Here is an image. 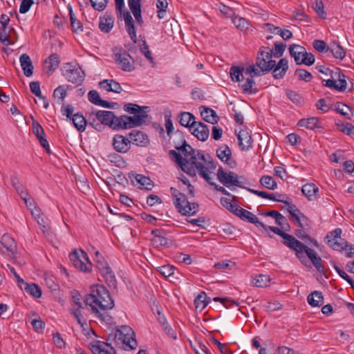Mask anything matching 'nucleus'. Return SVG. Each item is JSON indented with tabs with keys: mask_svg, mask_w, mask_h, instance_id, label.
Wrapping results in <instances>:
<instances>
[{
	"mask_svg": "<svg viewBox=\"0 0 354 354\" xmlns=\"http://www.w3.org/2000/svg\"><path fill=\"white\" fill-rule=\"evenodd\" d=\"M109 161L115 167L119 168H124L127 167V162L122 156H109Z\"/></svg>",
	"mask_w": 354,
	"mask_h": 354,
	"instance_id": "338daca9",
	"label": "nucleus"
},
{
	"mask_svg": "<svg viewBox=\"0 0 354 354\" xmlns=\"http://www.w3.org/2000/svg\"><path fill=\"white\" fill-rule=\"evenodd\" d=\"M267 227L268 230L269 229L274 234L283 238V244L289 248L290 249L293 250V249H295V245H300V241L296 239L292 235L286 233L280 228L274 226H267Z\"/></svg>",
	"mask_w": 354,
	"mask_h": 354,
	"instance_id": "2eb2a0df",
	"label": "nucleus"
},
{
	"mask_svg": "<svg viewBox=\"0 0 354 354\" xmlns=\"http://www.w3.org/2000/svg\"><path fill=\"white\" fill-rule=\"evenodd\" d=\"M236 133L238 139L239 147L243 151H247L252 147V137L245 129L241 128Z\"/></svg>",
	"mask_w": 354,
	"mask_h": 354,
	"instance_id": "a211bd4d",
	"label": "nucleus"
},
{
	"mask_svg": "<svg viewBox=\"0 0 354 354\" xmlns=\"http://www.w3.org/2000/svg\"><path fill=\"white\" fill-rule=\"evenodd\" d=\"M59 56L57 53L50 55L45 61L47 68L50 71H55L59 64Z\"/></svg>",
	"mask_w": 354,
	"mask_h": 354,
	"instance_id": "a18cd8bd",
	"label": "nucleus"
},
{
	"mask_svg": "<svg viewBox=\"0 0 354 354\" xmlns=\"http://www.w3.org/2000/svg\"><path fill=\"white\" fill-rule=\"evenodd\" d=\"M113 53L115 63L120 69L125 72L135 70V61L126 50L114 48Z\"/></svg>",
	"mask_w": 354,
	"mask_h": 354,
	"instance_id": "39448f33",
	"label": "nucleus"
},
{
	"mask_svg": "<svg viewBox=\"0 0 354 354\" xmlns=\"http://www.w3.org/2000/svg\"><path fill=\"white\" fill-rule=\"evenodd\" d=\"M151 242L156 248L160 246L169 247L171 244V241L167 238H166L164 234L158 236V238L152 239Z\"/></svg>",
	"mask_w": 354,
	"mask_h": 354,
	"instance_id": "680f3d73",
	"label": "nucleus"
},
{
	"mask_svg": "<svg viewBox=\"0 0 354 354\" xmlns=\"http://www.w3.org/2000/svg\"><path fill=\"white\" fill-rule=\"evenodd\" d=\"M73 122L74 124V126L81 131H83L85 130V127L87 124L86 120L85 118L79 113L74 114L73 118Z\"/></svg>",
	"mask_w": 354,
	"mask_h": 354,
	"instance_id": "3c124183",
	"label": "nucleus"
},
{
	"mask_svg": "<svg viewBox=\"0 0 354 354\" xmlns=\"http://www.w3.org/2000/svg\"><path fill=\"white\" fill-rule=\"evenodd\" d=\"M288 69V62L286 58L279 60L277 64L272 69L273 77L275 79H282Z\"/></svg>",
	"mask_w": 354,
	"mask_h": 354,
	"instance_id": "5701e85b",
	"label": "nucleus"
},
{
	"mask_svg": "<svg viewBox=\"0 0 354 354\" xmlns=\"http://www.w3.org/2000/svg\"><path fill=\"white\" fill-rule=\"evenodd\" d=\"M97 296L95 288L92 290L91 294L86 295L84 299V303L86 306H90L93 309V307H97Z\"/></svg>",
	"mask_w": 354,
	"mask_h": 354,
	"instance_id": "bf43d9fd",
	"label": "nucleus"
},
{
	"mask_svg": "<svg viewBox=\"0 0 354 354\" xmlns=\"http://www.w3.org/2000/svg\"><path fill=\"white\" fill-rule=\"evenodd\" d=\"M148 106H140L136 104L128 103L124 104V110L130 114H140V113H146L145 109H148Z\"/></svg>",
	"mask_w": 354,
	"mask_h": 354,
	"instance_id": "49530a36",
	"label": "nucleus"
},
{
	"mask_svg": "<svg viewBox=\"0 0 354 354\" xmlns=\"http://www.w3.org/2000/svg\"><path fill=\"white\" fill-rule=\"evenodd\" d=\"M113 146L116 151L126 153L131 147L129 138L122 135H115L113 139Z\"/></svg>",
	"mask_w": 354,
	"mask_h": 354,
	"instance_id": "aec40b11",
	"label": "nucleus"
},
{
	"mask_svg": "<svg viewBox=\"0 0 354 354\" xmlns=\"http://www.w3.org/2000/svg\"><path fill=\"white\" fill-rule=\"evenodd\" d=\"M128 136L131 144L138 147H147L149 143V136L141 131L133 130L128 134Z\"/></svg>",
	"mask_w": 354,
	"mask_h": 354,
	"instance_id": "f3484780",
	"label": "nucleus"
},
{
	"mask_svg": "<svg viewBox=\"0 0 354 354\" xmlns=\"http://www.w3.org/2000/svg\"><path fill=\"white\" fill-rule=\"evenodd\" d=\"M100 272L101 273L109 288L117 290V280L111 267H106V268L104 269Z\"/></svg>",
	"mask_w": 354,
	"mask_h": 354,
	"instance_id": "2f4dec72",
	"label": "nucleus"
},
{
	"mask_svg": "<svg viewBox=\"0 0 354 354\" xmlns=\"http://www.w3.org/2000/svg\"><path fill=\"white\" fill-rule=\"evenodd\" d=\"M170 157L185 173L190 176H195V169H196L198 174L209 185H214L216 191L228 196H232L224 187L212 181V178L209 176L210 171L215 169L216 167V164L213 161L212 156H190L189 159L187 158V156Z\"/></svg>",
	"mask_w": 354,
	"mask_h": 354,
	"instance_id": "f257e3e1",
	"label": "nucleus"
},
{
	"mask_svg": "<svg viewBox=\"0 0 354 354\" xmlns=\"http://www.w3.org/2000/svg\"><path fill=\"white\" fill-rule=\"evenodd\" d=\"M149 118L147 113H140L133 116H128L126 115L118 117V130L131 129L140 127L146 123V119Z\"/></svg>",
	"mask_w": 354,
	"mask_h": 354,
	"instance_id": "0eeeda50",
	"label": "nucleus"
},
{
	"mask_svg": "<svg viewBox=\"0 0 354 354\" xmlns=\"http://www.w3.org/2000/svg\"><path fill=\"white\" fill-rule=\"evenodd\" d=\"M310 228L299 227V229H297L295 231V234L299 239L304 240V241H308L310 243L317 247L318 246L317 241L306 232V230H308Z\"/></svg>",
	"mask_w": 354,
	"mask_h": 354,
	"instance_id": "37998d69",
	"label": "nucleus"
},
{
	"mask_svg": "<svg viewBox=\"0 0 354 354\" xmlns=\"http://www.w3.org/2000/svg\"><path fill=\"white\" fill-rule=\"evenodd\" d=\"M250 76H252V75H250ZM253 77H250L247 78L245 82L241 85L243 93L254 94L258 92V88L256 87Z\"/></svg>",
	"mask_w": 354,
	"mask_h": 354,
	"instance_id": "79ce46f5",
	"label": "nucleus"
},
{
	"mask_svg": "<svg viewBox=\"0 0 354 354\" xmlns=\"http://www.w3.org/2000/svg\"><path fill=\"white\" fill-rule=\"evenodd\" d=\"M242 213L243 215L241 216L242 221L254 224L257 227L263 229L266 231L268 230L267 226L263 223L259 221L258 217L251 212L245 209Z\"/></svg>",
	"mask_w": 354,
	"mask_h": 354,
	"instance_id": "a878e982",
	"label": "nucleus"
},
{
	"mask_svg": "<svg viewBox=\"0 0 354 354\" xmlns=\"http://www.w3.org/2000/svg\"><path fill=\"white\" fill-rule=\"evenodd\" d=\"M327 50H330L336 59H343L346 55L344 48L336 41L331 42Z\"/></svg>",
	"mask_w": 354,
	"mask_h": 354,
	"instance_id": "e433bc0d",
	"label": "nucleus"
},
{
	"mask_svg": "<svg viewBox=\"0 0 354 354\" xmlns=\"http://www.w3.org/2000/svg\"><path fill=\"white\" fill-rule=\"evenodd\" d=\"M179 122L182 126L189 127L191 129V127L196 122L193 114L189 112H183L179 115Z\"/></svg>",
	"mask_w": 354,
	"mask_h": 354,
	"instance_id": "a19ab883",
	"label": "nucleus"
},
{
	"mask_svg": "<svg viewBox=\"0 0 354 354\" xmlns=\"http://www.w3.org/2000/svg\"><path fill=\"white\" fill-rule=\"evenodd\" d=\"M246 189L249 192L252 193L259 197H261L263 198H268V199H270L272 201H277L279 203H282L287 205H288L287 210L290 214L291 216H292V213H297L299 214L302 213L300 211V209L297 207V206L295 205L289 203L286 200H283V199L276 198L274 194L268 193V192H266L264 191H259V190L253 189L251 188H246Z\"/></svg>",
	"mask_w": 354,
	"mask_h": 354,
	"instance_id": "ddd939ff",
	"label": "nucleus"
},
{
	"mask_svg": "<svg viewBox=\"0 0 354 354\" xmlns=\"http://www.w3.org/2000/svg\"><path fill=\"white\" fill-rule=\"evenodd\" d=\"M200 109H203V110L201 111V115L205 121L213 124L218 122L219 117L217 115L215 111L205 106H201Z\"/></svg>",
	"mask_w": 354,
	"mask_h": 354,
	"instance_id": "72a5a7b5",
	"label": "nucleus"
},
{
	"mask_svg": "<svg viewBox=\"0 0 354 354\" xmlns=\"http://www.w3.org/2000/svg\"><path fill=\"white\" fill-rule=\"evenodd\" d=\"M139 46L141 53L143 54L145 58L152 64L153 66H154L156 65V62L152 57L151 52L149 50L146 41L145 39L142 40Z\"/></svg>",
	"mask_w": 354,
	"mask_h": 354,
	"instance_id": "de8ad7c7",
	"label": "nucleus"
},
{
	"mask_svg": "<svg viewBox=\"0 0 354 354\" xmlns=\"http://www.w3.org/2000/svg\"><path fill=\"white\" fill-rule=\"evenodd\" d=\"M133 177H134L137 183L140 185V189L144 188L147 190H151L154 186L153 182L149 178V177H147L142 174L132 173L130 178Z\"/></svg>",
	"mask_w": 354,
	"mask_h": 354,
	"instance_id": "473e14b6",
	"label": "nucleus"
},
{
	"mask_svg": "<svg viewBox=\"0 0 354 354\" xmlns=\"http://www.w3.org/2000/svg\"><path fill=\"white\" fill-rule=\"evenodd\" d=\"M109 340H113L117 345L121 346L124 350H133L138 346V342L136 339L125 336L120 332V329H117L115 333H110L108 337Z\"/></svg>",
	"mask_w": 354,
	"mask_h": 354,
	"instance_id": "9d476101",
	"label": "nucleus"
},
{
	"mask_svg": "<svg viewBox=\"0 0 354 354\" xmlns=\"http://www.w3.org/2000/svg\"><path fill=\"white\" fill-rule=\"evenodd\" d=\"M32 131L39 140L41 145L46 149L47 153H50V147L45 138V133L42 127L37 122H32Z\"/></svg>",
	"mask_w": 354,
	"mask_h": 354,
	"instance_id": "4be33fe9",
	"label": "nucleus"
},
{
	"mask_svg": "<svg viewBox=\"0 0 354 354\" xmlns=\"http://www.w3.org/2000/svg\"><path fill=\"white\" fill-rule=\"evenodd\" d=\"M232 22L235 26L241 30H244L248 28V21L243 17L234 15L232 18Z\"/></svg>",
	"mask_w": 354,
	"mask_h": 354,
	"instance_id": "13d9d810",
	"label": "nucleus"
},
{
	"mask_svg": "<svg viewBox=\"0 0 354 354\" xmlns=\"http://www.w3.org/2000/svg\"><path fill=\"white\" fill-rule=\"evenodd\" d=\"M63 75L68 82L73 84H81L85 76L84 71L80 66H73L71 63L66 64Z\"/></svg>",
	"mask_w": 354,
	"mask_h": 354,
	"instance_id": "9b49d317",
	"label": "nucleus"
},
{
	"mask_svg": "<svg viewBox=\"0 0 354 354\" xmlns=\"http://www.w3.org/2000/svg\"><path fill=\"white\" fill-rule=\"evenodd\" d=\"M23 290L35 298H40L42 292L39 286L36 283H28L26 281L22 284Z\"/></svg>",
	"mask_w": 354,
	"mask_h": 354,
	"instance_id": "58836bf2",
	"label": "nucleus"
},
{
	"mask_svg": "<svg viewBox=\"0 0 354 354\" xmlns=\"http://www.w3.org/2000/svg\"><path fill=\"white\" fill-rule=\"evenodd\" d=\"M275 66L272 59V52L268 47L262 46L257 53L255 64L248 66L245 73L252 77H259L270 71Z\"/></svg>",
	"mask_w": 354,
	"mask_h": 354,
	"instance_id": "f03ea898",
	"label": "nucleus"
},
{
	"mask_svg": "<svg viewBox=\"0 0 354 354\" xmlns=\"http://www.w3.org/2000/svg\"><path fill=\"white\" fill-rule=\"evenodd\" d=\"M286 94L288 99L292 101L294 104H299L302 102V97L301 95L292 90L287 89Z\"/></svg>",
	"mask_w": 354,
	"mask_h": 354,
	"instance_id": "0e129e2a",
	"label": "nucleus"
},
{
	"mask_svg": "<svg viewBox=\"0 0 354 354\" xmlns=\"http://www.w3.org/2000/svg\"><path fill=\"white\" fill-rule=\"evenodd\" d=\"M270 281V278L268 275L259 274L253 279V284L257 287H266Z\"/></svg>",
	"mask_w": 354,
	"mask_h": 354,
	"instance_id": "4d7b16f0",
	"label": "nucleus"
},
{
	"mask_svg": "<svg viewBox=\"0 0 354 354\" xmlns=\"http://www.w3.org/2000/svg\"><path fill=\"white\" fill-rule=\"evenodd\" d=\"M199 210L198 203H190L186 196L185 200L180 207H177V211L183 216L195 215Z\"/></svg>",
	"mask_w": 354,
	"mask_h": 354,
	"instance_id": "412c9836",
	"label": "nucleus"
},
{
	"mask_svg": "<svg viewBox=\"0 0 354 354\" xmlns=\"http://www.w3.org/2000/svg\"><path fill=\"white\" fill-rule=\"evenodd\" d=\"M318 187L313 183H306L301 187L302 194L309 201H312L316 198V193L318 192Z\"/></svg>",
	"mask_w": 354,
	"mask_h": 354,
	"instance_id": "4c0bfd02",
	"label": "nucleus"
},
{
	"mask_svg": "<svg viewBox=\"0 0 354 354\" xmlns=\"http://www.w3.org/2000/svg\"><path fill=\"white\" fill-rule=\"evenodd\" d=\"M76 184L80 189L82 191H86L89 189V185L88 183L87 178L85 176H79L75 177Z\"/></svg>",
	"mask_w": 354,
	"mask_h": 354,
	"instance_id": "774afa93",
	"label": "nucleus"
},
{
	"mask_svg": "<svg viewBox=\"0 0 354 354\" xmlns=\"http://www.w3.org/2000/svg\"><path fill=\"white\" fill-rule=\"evenodd\" d=\"M334 77H335V78H337L338 82H339L338 84L336 83L337 91H345L347 87V83H346V81L345 79L346 78L345 75L342 73L339 69H337L335 71Z\"/></svg>",
	"mask_w": 354,
	"mask_h": 354,
	"instance_id": "8fccbe9b",
	"label": "nucleus"
},
{
	"mask_svg": "<svg viewBox=\"0 0 354 354\" xmlns=\"http://www.w3.org/2000/svg\"><path fill=\"white\" fill-rule=\"evenodd\" d=\"M260 183L262 186L270 190H274L277 187L276 181L270 176H263L260 179Z\"/></svg>",
	"mask_w": 354,
	"mask_h": 354,
	"instance_id": "603ef678",
	"label": "nucleus"
},
{
	"mask_svg": "<svg viewBox=\"0 0 354 354\" xmlns=\"http://www.w3.org/2000/svg\"><path fill=\"white\" fill-rule=\"evenodd\" d=\"M92 7L97 11H103L107 6L109 0H90Z\"/></svg>",
	"mask_w": 354,
	"mask_h": 354,
	"instance_id": "69168bd1",
	"label": "nucleus"
},
{
	"mask_svg": "<svg viewBox=\"0 0 354 354\" xmlns=\"http://www.w3.org/2000/svg\"><path fill=\"white\" fill-rule=\"evenodd\" d=\"M97 296V306L102 310L112 309L114 307V301L111 298L109 290L103 285L95 287Z\"/></svg>",
	"mask_w": 354,
	"mask_h": 354,
	"instance_id": "1a4fd4ad",
	"label": "nucleus"
},
{
	"mask_svg": "<svg viewBox=\"0 0 354 354\" xmlns=\"http://www.w3.org/2000/svg\"><path fill=\"white\" fill-rule=\"evenodd\" d=\"M292 222L300 228H310L311 221L304 214L292 213L291 216Z\"/></svg>",
	"mask_w": 354,
	"mask_h": 354,
	"instance_id": "c85d7f7f",
	"label": "nucleus"
},
{
	"mask_svg": "<svg viewBox=\"0 0 354 354\" xmlns=\"http://www.w3.org/2000/svg\"><path fill=\"white\" fill-rule=\"evenodd\" d=\"M158 271L165 277H170L171 280L179 279V271L174 266L170 264L158 267Z\"/></svg>",
	"mask_w": 354,
	"mask_h": 354,
	"instance_id": "393cba45",
	"label": "nucleus"
},
{
	"mask_svg": "<svg viewBox=\"0 0 354 354\" xmlns=\"http://www.w3.org/2000/svg\"><path fill=\"white\" fill-rule=\"evenodd\" d=\"M286 47V44L283 42L274 43V48L270 49V51L272 52V57L274 56L277 58L281 57L283 55Z\"/></svg>",
	"mask_w": 354,
	"mask_h": 354,
	"instance_id": "5fc2aeb1",
	"label": "nucleus"
},
{
	"mask_svg": "<svg viewBox=\"0 0 354 354\" xmlns=\"http://www.w3.org/2000/svg\"><path fill=\"white\" fill-rule=\"evenodd\" d=\"M295 75L298 77L299 80H304L306 82H310L313 77L310 73L303 68H298L295 71Z\"/></svg>",
	"mask_w": 354,
	"mask_h": 354,
	"instance_id": "6e6d98bb",
	"label": "nucleus"
},
{
	"mask_svg": "<svg viewBox=\"0 0 354 354\" xmlns=\"http://www.w3.org/2000/svg\"><path fill=\"white\" fill-rule=\"evenodd\" d=\"M243 68L239 66H232L230 69V74L233 82H240L243 80Z\"/></svg>",
	"mask_w": 354,
	"mask_h": 354,
	"instance_id": "09e8293b",
	"label": "nucleus"
},
{
	"mask_svg": "<svg viewBox=\"0 0 354 354\" xmlns=\"http://www.w3.org/2000/svg\"><path fill=\"white\" fill-rule=\"evenodd\" d=\"M170 193L172 196V198H174V204L175 207L177 209V207H180L181 203L185 201L187 196L173 187L170 188Z\"/></svg>",
	"mask_w": 354,
	"mask_h": 354,
	"instance_id": "c03bdc74",
	"label": "nucleus"
},
{
	"mask_svg": "<svg viewBox=\"0 0 354 354\" xmlns=\"http://www.w3.org/2000/svg\"><path fill=\"white\" fill-rule=\"evenodd\" d=\"M308 304L313 307L321 306L324 304V297L321 292L315 290L307 297Z\"/></svg>",
	"mask_w": 354,
	"mask_h": 354,
	"instance_id": "f704fd0d",
	"label": "nucleus"
},
{
	"mask_svg": "<svg viewBox=\"0 0 354 354\" xmlns=\"http://www.w3.org/2000/svg\"><path fill=\"white\" fill-rule=\"evenodd\" d=\"M94 260L95 261L96 268L100 272L106 268V267H110L99 251L95 252Z\"/></svg>",
	"mask_w": 354,
	"mask_h": 354,
	"instance_id": "864d4df0",
	"label": "nucleus"
},
{
	"mask_svg": "<svg viewBox=\"0 0 354 354\" xmlns=\"http://www.w3.org/2000/svg\"><path fill=\"white\" fill-rule=\"evenodd\" d=\"M100 87L108 92L120 93L122 91L120 84L113 80H104L99 83Z\"/></svg>",
	"mask_w": 354,
	"mask_h": 354,
	"instance_id": "bb28decb",
	"label": "nucleus"
},
{
	"mask_svg": "<svg viewBox=\"0 0 354 354\" xmlns=\"http://www.w3.org/2000/svg\"><path fill=\"white\" fill-rule=\"evenodd\" d=\"M93 311L97 317L100 318L101 320L106 322L107 324H111L113 323V318L107 312L100 313L97 307H93Z\"/></svg>",
	"mask_w": 354,
	"mask_h": 354,
	"instance_id": "052dcab7",
	"label": "nucleus"
},
{
	"mask_svg": "<svg viewBox=\"0 0 354 354\" xmlns=\"http://www.w3.org/2000/svg\"><path fill=\"white\" fill-rule=\"evenodd\" d=\"M0 243L8 252H10V256L15 257V253L17 250V245L16 241L12 237H11L8 234H4L0 240Z\"/></svg>",
	"mask_w": 354,
	"mask_h": 354,
	"instance_id": "b1692460",
	"label": "nucleus"
},
{
	"mask_svg": "<svg viewBox=\"0 0 354 354\" xmlns=\"http://www.w3.org/2000/svg\"><path fill=\"white\" fill-rule=\"evenodd\" d=\"M334 110L346 119L350 120L352 118L351 109L342 102H338L335 103L334 104Z\"/></svg>",
	"mask_w": 354,
	"mask_h": 354,
	"instance_id": "ea45409f",
	"label": "nucleus"
},
{
	"mask_svg": "<svg viewBox=\"0 0 354 354\" xmlns=\"http://www.w3.org/2000/svg\"><path fill=\"white\" fill-rule=\"evenodd\" d=\"M19 62L24 74L26 77H30L33 73V65L28 55L24 53L20 55Z\"/></svg>",
	"mask_w": 354,
	"mask_h": 354,
	"instance_id": "cd10ccee",
	"label": "nucleus"
},
{
	"mask_svg": "<svg viewBox=\"0 0 354 354\" xmlns=\"http://www.w3.org/2000/svg\"><path fill=\"white\" fill-rule=\"evenodd\" d=\"M333 266L339 276L350 283L352 288H354V281L343 270L340 269L335 262H332Z\"/></svg>",
	"mask_w": 354,
	"mask_h": 354,
	"instance_id": "e2e57ef3",
	"label": "nucleus"
},
{
	"mask_svg": "<svg viewBox=\"0 0 354 354\" xmlns=\"http://www.w3.org/2000/svg\"><path fill=\"white\" fill-rule=\"evenodd\" d=\"M299 245H295V249H293V251L295 252L296 257L302 263H304V261L305 259L304 253H306L313 266L316 268L317 270L319 273L323 274L325 271V267L321 263V257L317 255L315 251L306 246L302 242L300 241Z\"/></svg>",
	"mask_w": 354,
	"mask_h": 354,
	"instance_id": "20e7f679",
	"label": "nucleus"
},
{
	"mask_svg": "<svg viewBox=\"0 0 354 354\" xmlns=\"http://www.w3.org/2000/svg\"><path fill=\"white\" fill-rule=\"evenodd\" d=\"M289 53L291 57L295 59L297 64L300 65L301 58L305 55L306 49L304 47L298 44H291L289 46Z\"/></svg>",
	"mask_w": 354,
	"mask_h": 354,
	"instance_id": "c756f323",
	"label": "nucleus"
},
{
	"mask_svg": "<svg viewBox=\"0 0 354 354\" xmlns=\"http://www.w3.org/2000/svg\"><path fill=\"white\" fill-rule=\"evenodd\" d=\"M342 233L341 228H336L328 232L325 237L327 245L334 250L341 252L345 251V256L348 258L354 257V245L342 239Z\"/></svg>",
	"mask_w": 354,
	"mask_h": 354,
	"instance_id": "7ed1b4c3",
	"label": "nucleus"
},
{
	"mask_svg": "<svg viewBox=\"0 0 354 354\" xmlns=\"http://www.w3.org/2000/svg\"><path fill=\"white\" fill-rule=\"evenodd\" d=\"M217 177L218 180L226 187L236 186L241 188H245L242 185V182L239 180V176L232 172H225L223 168L220 167L218 169Z\"/></svg>",
	"mask_w": 354,
	"mask_h": 354,
	"instance_id": "f8f14e48",
	"label": "nucleus"
},
{
	"mask_svg": "<svg viewBox=\"0 0 354 354\" xmlns=\"http://www.w3.org/2000/svg\"><path fill=\"white\" fill-rule=\"evenodd\" d=\"M298 125L312 130L321 127L319 120L316 117L301 119L298 122Z\"/></svg>",
	"mask_w": 354,
	"mask_h": 354,
	"instance_id": "c9c22d12",
	"label": "nucleus"
},
{
	"mask_svg": "<svg viewBox=\"0 0 354 354\" xmlns=\"http://www.w3.org/2000/svg\"><path fill=\"white\" fill-rule=\"evenodd\" d=\"M191 133L201 141H205L209 136L207 126L201 122H196L191 127Z\"/></svg>",
	"mask_w": 354,
	"mask_h": 354,
	"instance_id": "6ab92c4d",
	"label": "nucleus"
},
{
	"mask_svg": "<svg viewBox=\"0 0 354 354\" xmlns=\"http://www.w3.org/2000/svg\"><path fill=\"white\" fill-rule=\"evenodd\" d=\"M69 260L73 266L84 272H91L92 270V263L89 261L87 253L83 250H74L69 254Z\"/></svg>",
	"mask_w": 354,
	"mask_h": 354,
	"instance_id": "423d86ee",
	"label": "nucleus"
},
{
	"mask_svg": "<svg viewBox=\"0 0 354 354\" xmlns=\"http://www.w3.org/2000/svg\"><path fill=\"white\" fill-rule=\"evenodd\" d=\"M89 348L93 354H116L111 344L95 340L89 344Z\"/></svg>",
	"mask_w": 354,
	"mask_h": 354,
	"instance_id": "dca6fc26",
	"label": "nucleus"
},
{
	"mask_svg": "<svg viewBox=\"0 0 354 354\" xmlns=\"http://www.w3.org/2000/svg\"><path fill=\"white\" fill-rule=\"evenodd\" d=\"M176 150H170L169 155H195L196 150L187 143L181 133H176L173 140Z\"/></svg>",
	"mask_w": 354,
	"mask_h": 354,
	"instance_id": "6e6552de",
	"label": "nucleus"
},
{
	"mask_svg": "<svg viewBox=\"0 0 354 354\" xmlns=\"http://www.w3.org/2000/svg\"><path fill=\"white\" fill-rule=\"evenodd\" d=\"M93 114L104 125H107L113 129L118 130V117H116L113 112L110 111H98Z\"/></svg>",
	"mask_w": 354,
	"mask_h": 354,
	"instance_id": "4468645a",
	"label": "nucleus"
},
{
	"mask_svg": "<svg viewBox=\"0 0 354 354\" xmlns=\"http://www.w3.org/2000/svg\"><path fill=\"white\" fill-rule=\"evenodd\" d=\"M114 19L111 15L106 13L103 17H100L99 23V28L103 32H109L113 27Z\"/></svg>",
	"mask_w": 354,
	"mask_h": 354,
	"instance_id": "7c9ffc66",
	"label": "nucleus"
}]
</instances>
